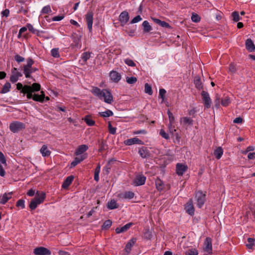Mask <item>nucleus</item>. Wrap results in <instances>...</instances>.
I'll list each match as a JSON object with an SVG mask.
<instances>
[{
	"label": "nucleus",
	"instance_id": "obj_24",
	"mask_svg": "<svg viewBox=\"0 0 255 255\" xmlns=\"http://www.w3.org/2000/svg\"><path fill=\"white\" fill-rule=\"evenodd\" d=\"M134 196V193L131 191H126L124 193L119 194V197L122 199H131Z\"/></svg>",
	"mask_w": 255,
	"mask_h": 255
},
{
	"label": "nucleus",
	"instance_id": "obj_34",
	"mask_svg": "<svg viewBox=\"0 0 255 255\" xmlns=\"http://www.w3.org/2000/svg\"><path fill=\"white\" fill-rule=\"evenodd\" d=\"M135 240L134 239H131L129 242L126 245L125 250L127 252L129 253L131 251L132 246L135 244Z\"/></svg>",
	"mask_w": 255,
	"mask_h": 255
},
{
	"label": "nucleus",
	"instance_id": "obj_18",
	"mask_svg": "<svg viewBox=\"0 0 255 255\" xmlns=\"http://www.w3.org/2000/svg\"><path fill=\"white\" fill-rule=\"evenodd\" d=\"M138 153L140 156L143 158H145L150 156L149 150L146 147H142L139 149Z\"/></svg>",
	"mask_w": 255,
	"mask_h": 255
},
{
	"label": "nucleus",
	"instance_id": "obj_23",
	"mask_svg": "<svg viewBox=\"0 0 255 255\" xmlns=\"http://www.w3.org/2000/svg\"><path fill=\"white\" fill-rule=\"evenodd\" d=\"M30 86L29 85H24V89L23 90L24 94H26L27 98L28 99H32L33 98V95L31 90Z\"/></svg>",
	"mask_w": 255,
	"mask_h": 255
},
{
	"label": "nucleus",
	"instance_id": "obj_48",
	"mask_svg": "<svg viewBox=\"0 0 255 255\" xmlns=\"http://www.w3.org/2000/svg\"><path fill=\"white\" fill-rule=\"evenodd\" d=\"M144 91L149 95H151L153 93L151 87L148 83H145L144 85Z\"/></svg>",
	"mask_w": 255,
	"mask_h": 255
},
{
	"label": "nucleus",
	"instance_id": "obj_35",
	"mask_svg": "<svg viewBox=\"0 0 255 255\" xmlns=\"http://www.w3.org/2000/svg\"><path fill=\"white\" fill-rule=\"evenodd\" d=\"M45 98V95H40L38 94H34L33 100L36 102H39L41 103H43L44 102Z\"/></svg>",
	"mask_w": 255,
	"mask_h": 255
},
{
	"label": "nucleus",
	"instance_id": "obj_25",
	"mask_svg": "<svg viewBox=\"0 0 255 255\" xmlns=\"http://www.w3.org/2000/svg\"><path fill=\"white\" fill-rule=\"evenodd\" d=\"M40 152L44 157L49 156L51 154V151L48 149L46 145H43L40 149Z\"/></svg>",
	"mask_w": 255,
	"mask_h": 255
},
{
	"label": "nucleus",
	"instance_id": "obj_62",
	"mask_svg": "<svg viewBox=\"0 0 255 255\" xmlns=\"http://www.w3.org/2000/svg\"><path fill=\"white\" fill-rule=\"evenodd\" d=\"M21 76H17V75H11V76L10 77V81L12 83H14L18 80L19 78Z\"/></svg>",
	"mask_w": 255,
	"mask_h": 255
},
{
	"label": "nucleus",
	"instance_id": "obj_2",
	"mask_svg": "<svg viewBox=\"0 0 255 255\" xmlns=\"http://www.w3.org/2000/svg\"><path fill=\"white\" fill-rule=\"evenodd\" d=\"M46 198V194L44 192L37 191L35 196L33 198L29 204V207L31 210H35L38 205L43 203Z\"/></svg>",
	"mask_w": 255,
	"mask_h": 255
},
{
	"label": "nucleus",
	"instance_id": "obj_42",
	"mask_svg": "<svg viewBox=\"0 0 255 255\" xmlns=\"http://www.w3.org/2000/svg\"><path fill=\"white\" fill-rule=\"evenodd\" d=\"M112 224V222L110 220L105 221L102 226L103 230H107L111 227Z\"/></svg>",
	"mask_w": 255,
	"mask_h": 255
},
{
	"label": "nucleus",
	"instance_id": "obj_38",
	"mask_svg": "<svg viewBox=\"0 0 255 255\" xmlns=\"http://www.w3.org/2000/svg\"><path fill=\"white\" fill-rule=\"evenodd\" d=\"M91 53L89 52H84L81 56V58L84 62V64H85L87 60L90 58Z\"/></svg>",
	"mask_w": 255,
	"mask_h": 255
},
{
	"label": "nucleus",
	"instance_id": "obj_51",
	"mask_svg": "<svg viewBox=\"0 0 255 255\" xmlns=\"http://www.w3.org/2000/svg\"><path fill=\"white\" fill-rule=\"evenodd\" d=\"M116 128L113 127L111 122H108V130L110 133L115 134L116 132Z\"/></svg>",
	"mask_w": 255,
	"mask_h": 255
},
{
	"label": "nucleus",
	"instance_id": "obj_22",
	"mask_svg": "<svg viewBox=\"0 0 255 255\" xmlns=\"http://www.w3.org/2000/svg\"><path fill=\"white\" fill-rule=\"evenodd\" d=\"M132 224H133L132 223H129L125 225V226H123L121 228H117L115 230L116 233L120 234L121 233H124V232H126L131 227V226L132 225Z\"/></svg>",
	"mask_w": 255,
	"mask_h": 255
},
{
	"label": "nucleus",
	"instance_id": "obj_3",
	"mask_svg": "<svg viewBox=\"0 0 255 255\" xmlns=\"http://www.w3.org/2000/svg\"><path fill=\"white\" fill-rule=\"evenodd\" d=\"M27 63L23 65L22 70L23 74L26 78L31 77V74L34 73L38 70V69L35 67H32V65L34 62L31 58H28L26 60Z\"/></svg>",
	"mask_w": 255,
	"mask_h": 255
},
{
	"label": "nucleus",
	"instance_id": "obj_33",
	"mask_svg": "<svg viewBox=\"0 0 255 255\" xmlns=\"http://www.w3.org/2000/svg\"><path fill=\"white\" fill-rule=\"evenodd\" d=\"M155 185L158 191H162L163 189L164 183L160 179L158 178L155 180Z\"/></svg>",
	"mask_w": 255,
	"mask_h": 255
},
{
	"label": "nucleus",
	"instance_id": "obj_57",
	"mask_svg": "<svg viewBox=\"0 0 255 255\" xmlns=\"http://www.w3.org/2000/svg\"><path fill=\"white\" fill-rule=\"evenodd\" d=\"M182 121L184 124H187L188 125H192L193 120L187 117H183L182 119Z\"/></svg>",
	"mask_w": 255,
	"mask_h": 255
},
{
	"label": "nucleus",
	"instance_id": "obj_40",
	"mask_svg": "<svg viewBox=\"0 0 255 255\" xmlns=\"http://www.w3.org/2000/svg\"><path fill=\"white\" fill-rule=\"evenodd\" d=\"M198 251L194 248L188 249L185 252V255H198Z\"/></svg>",
	"mask_w": 255,
	"mask_h": 255
},
{
	"label": "nucleus",
	"instance_id": "obj_45",
	"mask_svg": "<svg viewBox=\"0 0 255 255\" xmlns=\"http://www.w3.org/2000/svg\"><path fill=\"white\" fill-rule=\"evenodd\" d=\"M84 121L89 126H93L95 125V122L88 116H86L84 118Z\"/></svg>",
	"mask_w": 255,
	"mask_h": 255
},
{
	"label": "nucleus",
	"instance_id": "obj_26",
	"mask_svg": "<svg viewBox=\"0 0 255 255\" xmlns=\"http://www.w3.org/2000/svg\"><path fill=\"white\" fill-rule=\"evenodd\" d=\"M116 160L114 159H111L108 161L106 164L105 167L103 169V171L106 174H108L110 173V171L112 168L113 162Z\"/></svg>",
	"mask_w": 255,
	"mask_h": 255
},
{
	"label": "nucleus",
	"instance_id": "obj_1",
	"mask_svg": "<svg viewBox=\"0 0 255 255\" xmlns=\"http://www.w3.org/2000/svg\"><path fill=\"white\" fill-rule=\"evenodd\" d=\"M92 93L101 100L108 104H111L113 101V97L110 90L107 89H100L97 87H93Z\"/></svg>",
	"mask_w": 255,
	"mask_h": 255
},
{
	"label": "nucleus",
	"instance_id": "obj_52",
	"mask_svg": "<svg viewBox=\"0 0 255 255\" xmlns=\"http://www.w3.org/2000/svg\"><path fill=\"white\" fill-rule=\"evenodd\" d=\"M248 244L246 245L248 249H252L254 245L255 239L252 238H249L248 239Z\"/></svg>",
	"mask_w": 255,
	"mask_h": 255
},
{
	"label": "nucleus",
	"instance_id": "obj_30",
	"mask_svg": "<svg viewBox=\"0 0 255 255\" xmlns=\"http://www.w3.org/2000/svg\"><path fill=\"white\" fill-rule=\"evenodd\" d=\"M142 25L143 27V31L144 32H149L152 30V27L147 20L143 22Z\"/></svg>",
	"mask_w": 255,
	"mask_h": 255
},
{
	"label": "nucleus",
	"instance_id": "obj_17",
	"mask_svg": "<svg viewBox=\"0 0 255 255\" xmlns=\"http://www.w3.org/2000/svg\"><path fill=\"white\" fill-rule=\"evenodd\" d=\"M13 193L12 192L8 193H5L2 196V197L0 201V204L4 205L5 204L8 200L12 198V195Z\"/></svg>",
	"mask_w": 255,
	"mask_h": 255
},
{
	"label": "nucleus",
	"instance_id": "obj_44",
	"mask_svg": "<svg viewBox=\"0 0 255 255\" xmlns=\"http://www.w3.org/2000/svg\"><path fill=\"white\" fill-rule=\"evenodd\" d=\"M51 54L52 56L54 58H59L60 57V54L59 52V48H53L51 50Z\"/></svg>",
	"mask_w": 255,
	"mask_h": 255
},
{
	"label": "nucleus",
	"instance_id": "obj_7",
	"mask_svg": "<svg viewBox=\"0 0 255 255\" xmlns=\"http://www.w3.org/2000/svg\"><path fill=\"white\" fill-rule=\"evenodd\" d=\"M33 254L35 255H50L51 251L48 249L40 247H37L34 249Z\"/></svg>",
	"mask_w": 255,
	"mask_h": 255
},
{
	"label": "nucleus",
	"instance_id": "obj_21",
	"mask_svg": "<svg viewBox=\"0 0 255 255\" xmlns=\"http://www.w3.org/2000/svg\"><path fill=\"white\" fill-rule=\"evenodd\" d=\"M74 180V176L73 175H70L68 176L66 179L64 181L62 187L63 189L67 188L72 183Z\"/></svg>",
	"mask_w": 255,
	"mask_h": 255
},
{
	"label": "nucleus",
	"instance_id": "obj_53",
	"mask_svg": "<svg viewBox=\"0 0 255 255\" xmlns=\"http://www.w3.org/2000/svg\"><path fill=\"white\" fill-rule=\"evenodd\" d=\"M200 17L197 14L195 13H192L191 16V20L192 21L194 22H198L200 21Z\"/></svg>",
	"mask_w": 255,
	"mask_h": 255
},
{
	"label": "nucleus",
	"instance_id": "obj_36",
	"mask_svg": "<svg viewBox=\"0 0 255 255\" xmlns=\"http://www.w3.org/2000/svg\"><path fill=\"white\" fill-rule=\"evenodd\" d=\"M231 103L230 99L228 96H225L221 99V105L224 107H227Z\"/></svg>",
	"mask_w": 255,
	"mask_h": 255
},
{
	"label": "nucleus",
	"instance_id": "obj_4",
	"mask_svg": "<svg viewBox=\"0 0 255 255\" xmlns=\"http://www.w3.org/2000/svg\"><path fill=\"white\" fill-rule=\"evenodd\" d=\"M25 125L19 121H14L11 123L9 125L10 130L13 132L16 133L25 129Z\"/></svg>",
	"mask_w": 255,
	"mask_h": 255
},
{
	"label": "nucleus",
	"instance_id": "obj_60",
	"mask_svg": "<svg viewBox=\"0 0 255 255\" xmlns=\"http://www.w3.org/2000/svg\"><path fill=\"white\" fill-rule=\"evenodd\" d=\"M11 75H17L19 76H22V74L21 72L18 71L16 68L13 67L11 70Z\"/></svg>",
	"mask_w": 255,
	"mask_h": 255
},
{
	"label": "nucleus",
	"instance_id": "obj_64",
	"mask_svg": "<svg viewBox=\"0 0 255 255\" xmlns=\"http://www.w3.org/2000/svg\"><path fill=\"white\" fill-rule=\"evenodd\" d=\"M38 35H36L37 36L43 37L45 39H49V36L44 35L45 32L44 31L38 30Z\"/></svg>",
	"mask_w": 255,
	"mask_h": 255
},
{
	"label": "nucleus",
	"instance_id": "obj_16",
	"mask_svg": "<svg viewBox=\"0 0 255 255\" xmlns=\"http://www.w3.org/2000/svg\"><path fill=\"white\" fill-rule=\"evenodd\" d=\"M87 157V154L81 155L80 157H76L71 163V167H75L80 162L82 161Z\"/></svg>",
	"mask_w": 255,
	"mask_h": 255
},
{
	"label": "nucleus",
	"instance_id": "obj_43",
	"mask_svg": "<svg viewBox=\"0 0 255 255\" xmlns=\"http://www.w3.org/2000/svg\"><path fill=\"white\" fill-rule=\"evenodd\" d=\"M31 90L32 92L39 91L40 90V85L38 83H34L32 86H30Z\"/></svg>",
	"mask_w": 255,
	"mask_h": 255
},
{
	"label": "nucleus",
	"instance_id": "obj_37",
	"mask_svg": "<svg viewBox=\"0 0 255 255\" xmlns=\"http://www.w3.org/2000/svg\"><path fill=\"white\" fill-rule=\"evenodd\" d=\"M99 151L102 152L103 151L107 149V145H106V141L102 139L101 142H99Z\"/></svg>",
	"mask_w": 255,
	"mask_h": 255
},
{
	"label": "nucleus",
	"instance_id": "obj_10",
	"mask_svg": "<svg viewBox=\"0 0 255 255\" xmlns=\"http://www.w3.org/2000/svg\"><path fill=\"white\" fill-rule=\"evenodd\" d=\"M86 20L88 28L89 31L91 32L93 20V13L92 12H88L86 14Z\"/></svg>",
	"mask_w": 255,
	"mask_h": 255
},
{
	"label": "nucleus",
	"instance_id": "obj_27",
	"mask_svg": "<svg viewBox=\"0 0 255 255\" xmlns=\"http://www.w3.org/2000/svg\"><path fill=\"white\" fill-rule=\"evenodd\" d=\"M152 19L155 23L159 25L161 27L166 28H169L170 27L169 23L164 21H161V20L155 18H152Z\"/></svg>",
	"mask_w": 255,
	"mask_h": 255
},
{
	"label": "nucleus",
	"instance_id": "obj_8",
	"mask_svg": "<svg viewBox=\"0 0 255 255\" xmlns=\"http://www.w3.org/2000/svg\"><path fill=\"white\" fill-rule=\"evenodd\" d=\"M184 209L186 212L190 216H193L195 212V208L193 204V200L190 199L187 203L185 205Z\"/></svg>",
	"mask_w": 255,
	"mask_h": 255
},
{
	"label": "nucleus",
	"instance_id": "obj_41",
	"mask_svg": "<svg viewBox=\"0 0 255 255\" xmlns=\"http://www.w3.org/2000/svg\"><path fill=\"white\" fill-rule=\"evenodd\" d=\"M232 16L233 20L235 22H238L242 19V18L239 15V12L237 11H235L232 13Z\"/></svg>",
	"mask_w": 255,
	"mask_h": 255
},
{
	"label": "nucleus",
	"instance_id": "obj_9",
	"mask_svg": "<svg viewBox=\"0 0 255 255\" xmlns=\"http://www.w3.org/2000/svg\"><path fill=\"white\" fill-rule=\"evenodd\" d=\"M204 251L207 253L208 254H212V239L209 238H206L204 242Z\"/></svg>",
	"mask_w": 255,
	"mask_h": 255
},
{
	"label": "nucleus",
	"instance_id": "obj_11",
	"mask_svg": "<svg viewBox=\"0 0 255 255\" xmlns=\"http://www.w3.org/2000/svg\"><path fill=\"white\" fill-rule=\"evenodd\" d=\"M146 180V177L143 175H137L133 180V184L135 186H140L144 184Z\"/></svg>",
	"mask_w": 255,
	"mask_h": 255
},
{
	"label": "nucleus",
	"instance_id": "obj_61",
	"mask_svg": "<svg viewBox=\"0 0 255 255\" xmlns=\"http://www.w3.org/2000/svg\"><path fill=\"white\" fill-rule=\"evenodd\" d=\"M159 134L163 138L166 139H168L169 138V136L168 133H167L163 129H161L160 130Z\"/></svg>",
	"mask_w": 255,
	"mask_h": 255
},
{
	"label": "nucleus",
	"instance_id": "obj_15",
	"mask_svg": "<svg viewBox=\"0 0 255 255\" xmlns=\"http://www.w3.org/2000/svg\"><path fill=\"white\" fill-rule=\"evenodd\" d=\"M110 77L111 80L115 83H118L121 79V74L114 70L110 73Z\"/></svg>",
	"mask_w": 255,
	"mask_h": 255
},
{
	"label": "nucleus",
	"instance_id": "obj_29",
	"mask_svg": "<svg viewBox=\"0 0 255 255\" xmlns=\"http://www.w3.org/2000/svg\"><path fill=\"white\" fill-rule=\"evenodd\" d=\"M119 205L117 204V202L115 200L112 199L108 203L107 207L110 210L115 209L118 208Z\"/></svg>",
	"mask_w": 255,
	"mask_h": 255
},
{
	"label": "nucleus",
	"instance_id": "obj_20",
	"mask_svg": "<svg viewBox=\"0 0 255 255\" xmlns=\"http://www.w3.org/2000/svg\"><path fill=\"white\" fill-rule=\"evenodd\" d=\"M88 149V146L86 144L79 145L75 151V154L76 155L82 154Z\"/></svg>",
	"mask_w": 255,
	"mask_h": 255
},
{
	"label": "nucleus",
	"instance_id": "obj_19",
	"mask_svg": "<svg viewBox=\"0 0 255 255\" xmlns=\"http://www.w3.org/2000/svg\"><path fill=\"white\" fill-rule=\"evenodd\" d=\"M246 47L249 52H253L255 50V45L251 39H247L246 41Z\"/></svg>",
	"mask_w": 255,
	"mask_h": 255
},
{
	"label": "nucleus",
	"instance_id": "obj_13",
	"mask_svg": "<svg viewBox=\"0 0 255 255\" xmlns=\"http://www.w3.org/2000/svg\"><path fill=\"white\" fill-rule=\"evenodd\" d=\"M187 169V166L182 163H178L176 165V173L180 176L182 175Z\"/></svg>",
	"mask_w": 255,
	"mask_h": 255
},
{
	"label": "nucleus",
	"instance_id": "obj_58",
	"mask_svg": "<svg viewBox=\"0 0 255 255\" xmlns=\"http://www.w3.org/2000/svg\"><path fill=\"white\" fill-rule=\"evenodd\" d=\"M14 60L18 63L22 62L24 61L25 58L18 54H16L14 57Z\"/></svg>",
	"mask_w": 255,
	"mask_h": 255
},
{
	"label": "nucleus",
	"instance_id": "obj_54",
	"mask_svg": "<svg viewBox=\"0 0 255 255\" xmlns=\"http://www.w3.org/2000/svg\"><path fill=\"white\" fill-rule=\"evenodd\" d=\"M126 81L128 84H132L135 83L137 81V79L135 77H127L126 79Z\"/></svg>",
	"mask_w": 255,
	"mask_h": 255
},
{
	"label": "nucleus",
	"instance_id": "obj_50",
	"mask_svg": "<svg viewBox=\"0 0 255 255\" xmlns=\"http://www.w3.org/2000/svg\"><path fill=\"white\" fill-rule=\"evenodd\" d=\"M166 91L164 89H160L159 92V97L162 99V103L164 101Z\"/></svg>",
	"mask_w": 255,
	"mask_h": 255
},
{
	"label": "nucleus",
	"instance_id": "obj_49",
	"mask_svg": "<svg viewBox=\"0 0 255 255\" xmlns=\"http://www.w3.org/2000/svg\"><path fill=\"white\" fill-rule=\"evenodd\" d=\"M220 105V96L219 94H217L215 96V99L214 100V106L218 109Z\"/></svg>",
	"mask_w": 255,
	"mask_h": 255
},
{
	"label": "nucleus",
	"instance_id": "obj_28",
	"mask_svg": "<svg viewBox=\"0 0 255 255\" xmlns=\"http://www.w3.org/2000/svg\"><path fill=\"white\" fill-rule=\"evenodd\" d=\"M223 154V150L221 147H218L214 151V155L217 159H219Z\"/></svg>",
	"mask_w": 255,
	"mask_h": 255
},
{
	"label": "nucleus",
	"instance_id": "obj_14",
	"mask_svg": "<svg viewBox=\"0 0 255 255\" xmlns=\"http://www.w3.org/2000/svg\"><path fill=\"white\" fill-rule=\"evenodd\" d=\"M124 143L127 145H131L134 144H143V142L137 137H134L125 140Z\"/></svg>",
	"mask_w": 255,
	"mask_h": 255
},
{
	"label": "nucleus",
	"instance_id": "obj_59",
	"mask_svg": "<svg viewBox=\"0 0 255 255\" xmlns=\"http://www.w3.org/2000/svg\"><path fill=\"white\" fill-rule=\"evenodd\" d=\"M125 63L129 66L134 67L135 63L130 59L128 58L125 60Z\"/></svg>",
	"mask_w": 255,
	"mask_h": 255
},
{
	"label": "nucleus",
	"instance_id": "obj_47",
	"mask_svg": "<svg viewBox=\"0 0 255 255\" xmlns=\"http://www.w3.org/2000/svg\"><path fill=\"white\" fill-rule=\"evenodd\" d=\"M26 26L29 31L36 35H38V30L35 29L31 24L27 23Z\"/></svg>",
	"mask_w": 255,
	"mask_h": 255
},
{
	"label": "nucleus",
	"instance_id": "obj_5",
	"mask_svg": "<svg viewBox=\"0 0 255 255\" xmlns=\"http://www.w3.org/2000/svg\"><path fill=\"white\" fill-rule=\"evenodd\" d=\"M195 198L197 206L199 208H201L206 201V194L201 191H198L195 193Z\"/></svg>",
	"mask_w": 255,
	"mask_h": 255
},
{
	"label": "nucleus",
	"instance_id": "obj_12",
	"mask_svg": "<svg viewBox=\"0 0 255 255\" xmlns=\"http://www.w3.org/2000/svg\"><path fill=\"white\" fill-rule=\"evenodd\" d=\"M129 15L127 11L122 12L119 16V20L122 25L126 24L129 20Z\"/></svg>",
	"mask_w": 255,
	"mask_h": 255
},
{
	"label": "nucleus",
	"instance_id": "obj_63",
	"mask_svg": "<svg viewBox=\"0 0 255 255\" xmlns=\"http://www.w3.org/2000/svg\"><path fill=\"white\" fill-rule=\"evenodd\" d=\"M141 19L142 18L140 15H137L131 20L130 23H135L138 21H140Z\"/></svg>",
	"mask_w": 255,
	"mask_h": 255
},
{
	"label": "nucleus",
	"instance_id": "obj_55",
	"mask_svg": "<svg viewBox=\"0 0 255 255\" xmlns=\"http://www.w3.org/2000/svg\"><path fill=\"white\" fill-rule=\"evenodd\" d=\"M167 114L168 116V118L169 120V125H172L174 122V117L172 113L170 111H168Z\"/></svg>",
	"mask_w": 255,
	"mask_h": 255
},
{
	"label": "nucleus",
	"instance_id": "obj_39",
	"mask_svg": "<svg viewBox=\"0 0 255 255\" xmlns=\"http://www.w3.org/2000/svg\"><path fill=\"white\" fill-rule=\"evenodd\" d=\"M99 115L101 117H109L113 115V113L110 110H107L105 112L99 113Z\"/></svg>",
	"mask_w": 255,
	"mask_h": 255
},
{
	"label": "nucleus",
	"instance_id": "obj_56",
	"mask_svg": "<svg viewBox=\"0 0 255 255\" xmlns=\"http://www.w3.org/2000/svg\"><path fill=\"white\" fill-rule=\"evenodd\" d=\"M25 201L23 199L18 200L17 202L16 206L17 207H21V209H24L25 208Z\"/></svg>",
	"mask_w": 255,
	"mask_h": 255
},
{
	"label": "nucleus",
	"instance_id": "obj_31",
	"mask_svg": "<svg viewBox=\"0 0 255 255\" xmlns=\"http://www.w3.org/2000/svg\"><path fill=\"white\" fill-rule=\"evenodd\" d=\"M195 87L199 90L203 88L201 78L199 76H196L194 80Z\"/></svg>",
	"mask_w": 255,
	"mask_h": 255
},
{
	"label": "nucleus",
	"instance_id": "obj_46",
	"mask_svg": "<svg viewBox=\"0 0 255 255\" xmlns=\"http://www.w3.org/2000/svg\"><path fill=\"white\" fill-rule=\"evenodd\" d=\"M52 12L50 6L49 5H47L43 7L41 10V14H48Z\"/></svg>",
	"mask_w": 255,
	"mask_h": 255
},
{
	"label": "nucleus",
	"instance_id": "obj_32",
	"mask_svg": "<svg viewBox=\"0 0 255 255\" xmlns=\"http://www.w3.org/2000/svg\"><path fill=\"white\" fill-rule=\"evenodd\" d=\"M10 88H11V84H10V83L7 82L5 83V84L3 86L0 93L1 94H5L10 91Z\"/></svg>",
	"mask_w": 255,
	"mask_h": 255
},
{
	"label": "nucleus",
	"instance_id": "obj_6",
	"mask_svg": "<svg viewBox=\"0 0 255 255\" xmlns=\"http://www.w3.org/2000/svg\"><path fill=\"white\" fill-rule=\"evenodd\" d=\"M201 96L204 101L205 109L211 108V100L208 92L203 91L201 93Z\"/></svg>",
	"mask_w": 255,
	"mask_h": 255
}]
</instances>
